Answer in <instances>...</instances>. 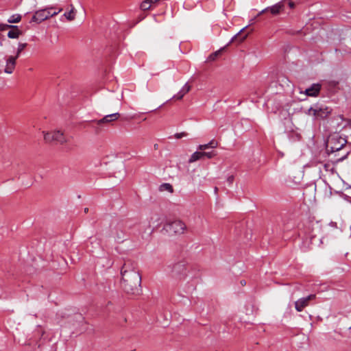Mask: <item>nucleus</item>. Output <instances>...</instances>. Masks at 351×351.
I'll return each mask as SVG.
<instances>
[{"label":"nucleus","instance_id":"obj_3","mask_svg":"<svg viewBox=\"0 0 351 351\" xmlns=\"http://www.w3.org/2000/svg\"><path fill=\"white\" fill-rule=\"evenodd\" d=\"M167 271L171 278L179 280L185 279L188 273L186 265L182 262L169 265Z\"/></svg>","mask_w":351,"mask_h":351},{"label":"nucleus","instance_id":"obj_28","mask_svg":"<svg viewBox=\"0 0 351 351\" xmlns=\"http://www.w3.org/2000/svg\"><path fill=\"white\" fill-rule=\"evenodd\" d=\"M206 149H209L208 143L207 144H204V145H199L197 147V149L200 150V151H203V150H205Z\"/></svg>","mask_w":351,"mask_h":351},{"label":"nucleus","instance_id":"obj_17","mask_svg":"<svg viewBox=\"0 0 351 351\" xmlns=\"http://www.w3.org/2000/svg\"><path fill=\"white\" fill-rule=\"evenodd\" d=\"M16 30H11L8 33V36L10 38H17L21 34V32L16 28Z\"/></svg>","mask_w":351,"mask_h":351},{"label":"nucleus","instance_id":"obj_22","mask_svg":"<svg viewBox=\"0 0 351 351\" xmlns=\"http://www.w3.org/2000/svg\"><path fill=\"white\" fill-rule=\"evenodd\" d=\"M27 44L26 43H19L17 49V52L16 56H14V58H16V59L19 58L20 53L21 51L26 47Z\"/></svg>","mask_w":351,"mask_h":351},{"label":"nucleus","instance_id":"obj_16","mask_svg":"<svg viewBox=\"0 0 351 351\" xmlns=\"http://www.w3.org/2000/svg\"><path fill=\"white\" fill-rule=\"evenodd\" d=\"M64 16L69 20L73 21L75 17V8L71 5V9L69 12H65Z\"/></svg>","mask_w":351,"mask_h":351},{"label":"nucleus","instance_id":"obj_35","mask_svg":"<svg viewBox=\"0 0 351 351\" xmlns=\"http://www.w3.org/2000/svg\"><path fill=\"white\" fill-rule=\"evenodd\" d=\"M215 193H217V187H215Z\"/></svg>","mask_w":351,"mask_h":351},{"label":"nucleus","instance_id":"obj_1","mask_svg":"<svg viewBox=\"0 0 351 351\" xmlns=\"http://www.w3.org/2000/svg\"><path fill=\"white\" fill-rule=\"evenodd\" d=\"M121 274L124 291L131 294L138 293L141 290V276L137 263L132 260L125 261L121 269Z\"/></svg>","mask_w":351,"mask_h":351},{"label":"nucleus","instance_id":"obj_8","mask_svg":"<svg viewBox=\"0 0 351 351\" xmlns=\"http://www.w3.org/2000/svg\"><path fill=\"white\" fill-rule=\"evenodd\" d=\"M315 119H325L331 112V109L325 106L316 105Z\"/></svg>","mask_w":351,"mask_h":351},{"label":"nucleus","instance_id":"obj_33","mask_svg":"<svg viewBox=\"0 0 351 351\" xmlns=\"http://www.w3.org/2000/svg\"><path fill=\"white\" fill-rule=\"evenodd\" d=\"M289 5L291 8H293L294 7V3L293 2H289Z\"/></svg>","mask_w":351,"mask_h":351},{"label":"nucleus","instance_id":"obj_2","mask_svg":"<svg viewBox=\"0 0 351 351\" xmlns=\"http://www.w3.org/2000/svg\"><path fill=\"white\" fill-rule=\"evenodd\" d=\"M163 230L169 235L180 236L186 233L187 226L183 221L175 219L167 222L164 225Z\"/></svg>","mask_w":351,"mask_h":351},{"label":"nucleus","instance_id":"obj_32","mask_svg":"<svg viewBox=\"0 0 351 351\" xmlns=\"http://www.w3.org/2000/svg\"><path fill=\"white\" fill-rule=\"evenodd\" d=\"M118 242H122L123 241V237H121V235H119L117 237Z\"/></svg>","mask_w":351,"mask_h":351},{"label":"nucleus","instance_id":"obj_29","mask_svg":"<svg viewBox=\"0 0 351 351\" xmlns=\"http://www.w3.org/2000/svg\"><path fill=\"white\" fill-rule=\"evenodd\" d=\"M234 176L232 175L227 178L226 181L229 185H232L234 182Z\"/></svg>","mask_w":351,"mask_h":351},{"label":"nucleus","instance_id":"obj_18","mask_svg":"<svg viewBox=\"0 0 351 351\" xmlns=\"http://www.w3.org/2000/svg\"><path fill=\"white\" fill-rule=\"evenodd\" d=\"M153 4L151 1L144 0L140 5V8L143 10H148L151 8V5Z\"/></svg>","mask_w":351,"mask_h":351},{"label":"nucleus","instance_id":"obj_20","mask_svg":"<svg viewBox=\"0 0 351 351\" xmlns=\"http://www.w3.org/2000/svg\"><path fill=\"white\" fill-rule=\"evenodd\" d=\"M160 191H167L170 193L173 191V186L169 183H164L160 186Z\"/></svg>","mask_w":351,"mask_h":351},{"label":"nucleus","instance_id":"obj_14","mask_svg":"<svg viewBox=\"0 0 351 351\" xmlns=\"http://www.w3.org/2000/svg\"><path fill=\"white\" fill-rule=\"evenodd\" d=\"M73 321L75 322L74 326L77 329L81 325L84 324V317L81 314H76L74 316Z\"/></svg>","mask_w":351,"mask_h":351},{"label":"nucleus","instance_id":"obj_5","mask_svg":"<svg viewBox=\"0 0 351 351\" xmlns=\"http://www.w3.org/2000/svg\"><path fill=\"white\" fill-rule=\"evenodd\" d=\"M53 8H47L41 10H38L36 12L34 15L32 17V21L34 22L40 23L51 16L58 14L59 12L62 11V9L58 10V11L52 12Z\"/></svg>","mask_w":351,"mask_h":351},{"label":"nucleus","instance_id":"obj_11","mask_svg":"<svg viewBox=\"0 0 351 351\" xmlns=\"http://www.w3.org/2000/svg\"><path fill=\"white\" fill-rule=\"evenodd\" d=\"M120 117V114L119 112L108 114L103 117L102 119L95 121L98 125H101L104 123H109L112 121L117 120Z\"/></svg>","mask_w":351,"mask_h":351},{"label":"nucleus","instance_id":"obj_6","mask_svg":"<svg viewBox=\"0 0 351 351\" xmlns=\"http://www.w3.org/2000/svg\"><path fill=\"white\" fill-rule=\"evenodd\" d=\"M44 139L47 143L56 141L60 144L65 143L67 141L64 134L60 130H55L51 132H44Z\"/></svg>","mask_w":351,"mask_h":351},{"label":"nucleus","instance_id":"obj_34","mask_svg":"<svg viewBox=\"0 0 351 351\" xmlns=\"http://www.w3.org/2000/svg\"><path fill=\"white\" fill-rule=\"evenodd\" d=\"M84 212H85V213H87V212H88V208H87L84 209Z\"/></svg>","mask_w":351,"mask_h":351},{"label":"nucleus","instance_id":"obj_12","mask_svg":"<svg viewBox=\"0 0 351 351\" xmlns=\"http://www.w3.org/2000/svg\"><path fill=\"white\" fill-rule=\"evenodd\" d=\"M321 89V86L319 84H313L311 87L306 88L304 91L305 95L311 97H316Z\"/></svg>","mask_w":351,"mask_h":351},{"label":"nucleus","instance_id":"obj_31","mask_svg":"<svg viewBox=\"0 0 351 351\" xmlns=\"http://www.w3.org/2000/svg\"><path fill=\"white\" fill-rule=\"evenodd\" d=\"M118 242H122L123 241V237H121V235H119L117 237Z\"/></svg>","mask_w":351,"mask_h":351},{"label":"nucleus","instance_id":"obj_25","mask_svg":"<svg viewBox=\"0 0 351 351\" xmlns=\"http://www.w3.org/2000/svg\"><path fill=\"white\" fill-rule=\"evenodd\" d=\"M17 26H15V25H8V24H3V23H1L0 24V31H4L8 28H16Z\"/></svg>","mask_w":351,"mask_h":351},{"label":"nucleus","instance_id":"obj_9","mask_svg":"<svg viewBox=\"0 0 351 351\" xmlns=\"http://www.w3.org/2000/svg\"><path fill=\"white\" fill-rule=\"evenodd\" d=\"M285 7V3L283 1L282 2H280L278 3H276V5H273V6H271V7H268L264 10H263L258 15L260 14H262L263 13H264L265 12L267 11V10H269L271 12V13L274 15H276V14H278L280 13V12L283 10Z\"/></svg>","mask_w":351,"mask_h":351},{"label":"nucleus","instance_id":"obj_13","mask_svg":"<svg viewBox=\"0 0 351 351\" xmlns=\"http://www.w3.org/2000/svg\"><path fill=\"white\" fill-rule=\"evenodd\" d=\"M191 90V86L188 83L185 84L181 90L173 97V99H182L185 94L189 93Z\"/></svg>","mask_w":351,"mask_h":351},{"label":"nucleus","instance_id":"obj_24","mask_svg":"<svg viewBox=\"0 0 351 351\" xmlns=\"http://www.w3.org/2000/svg\"><path fill=\"white\" fill-rule=\"evenodd\" d=\"M316 105L313 107H311L308 108L305 114L308 116H313L315 118V113H316Z\"/></svg>","mask_w":351,"mask_h":351},{"label":"nucleus","instance_id":"obj_4","mask_svg":"<svg viewBox=\"0 0 351 351\" xmlns=\"http://www.w3.org/2000/svg\"><path fill=\"white\" fill-rule=\"evenodd\" d=\"M346 143V140L341 138L338 134H335L330 137L327 142V149L331 152H335L341 149Z\"/></svg>","mask_w":351,"mask_h":351},{"label":"nucleus","instance_id":"obj_30","mask_svg":"<svg viewBox=\"0 0 351 351\" xmlns=\"http://www.w3.org/2000/svg\"><path fill=\"white\" fill-rule=\"evenodd\" d=\"M186 136V133L185 132H181V133H176L175 134V137L178 139L181 138L182 137H184Z\"/></svg>","mask_w":351,"mask_h":351},{"label":"nucleus","instance_id":"obj_27","mask_svg":"<svg viewBox=\"0 0 351 351\" xmlns=\"http://www.w3.org/2000/svg\"><path fill=\"white\" fill-rule=\"evenodd\" d=\"M208 145L209 148H216L218 146V143L215 140H212L208 143Z\"/></svg>","mask_w":351,"mask_h":351},{"label":"nucleus","instance_id":"obj_21","mask_svg":"<svg viewBox=\"0 0 351 351\" xmlns=\"http://www.w3.org/2000/svg\"><path fill=\"white\" fill-rule=\"evenodd\" d=\"M21 19V17L20 15L19 14H14V15H12L11 16L8 20V22L9 23H19Z\"/></svg>","mask_w":351,"mask_h":351},{"label":"nucleus","instance_id":"obj_36","mask_svg":"<svg viewBox=\"0 0 351 351\" xmlns=\"http://www.w3.org/2000/svg\"><path fill=\"white\" fill-rule=\"evenodd\" d=\"M241 283L242 285H245V282H243V281H241Z\"/></svg>","mask_w":351,"mask_h":351},{"label":"nucleus","instance_id":"obj_10","mask_svg":"<svg viewBox=\"0 0 351 351\" xmlns=\"http://www.w3.org/2000/svg\"><path fill=\"white\" fill-rule=\"evenodd\" d=\"M16 58L14 56H9L6 59V65L4 69V72L8 74H11L13 73L15 65H16Z\"/></svg>","mask_w":351,"mask_h":351},{"label":"nucleus","instance_id":"obj_26","mask_svg":"<svg viewBox=\"0 0 351 351\" xmlns=\"http://www.w3.org/2000/svg\"><path fill=\"white\" fill-rule=\"evenodd\" d=\"M202 157L206 156L208 158H212L213 157H214L215 156V154L213 152H202Z\"/></svg>","mask_w":351,"mask_h":351},{"label":"nucleus","instance_id":"obj_15","mask_svg":"<svg viewBox=\"0 0 351 351\" xmlns=\"http://www.w3.org/2000/svg\"><path fill=\"white\" fill-rule=\"evenodd\" d=\"M202 152H195L191 156L190 158L189 159V162L193 163L198 160L202 159Z\"/></svg>","mask_w":351,"mask_h":351},{"label":"nucleus","instance_id":"obj_23","mask_svg":"<svg viewBox=\"0 0 351 351\" xmlns=\"http://www.w3.org/2000/svg\"><path fill=\"white\" fill-rule=\"evenodd\" d=\"M222 50H223V49H219V50H218V51H215V53H213L210 54V55L209 56V57H208V60L209 61H214V60L217 58V57L219 54H221V53Z\"/></svg>","mask_w":351,"mask_h":351},{"label":"nucleus","instance_id":"obj_7","mask_svg":"<svg viewBox=\"0 0 351 351\" xmlns=\"http://www.w3.org/2000/svg\"><path fill=\"white\" fill-rule=\"evenodd\" d=\"M315 294H311L306 298H302L295 302V308L298 312H301L303 309L309 305L311 300L315 299Z\"/></svg>","mask_w":351,"mask_h":351},{"label":"nucleus","instance_id":"obj_19","mask_svg":"<svg viewBox=\"0 0 351 351\" xmlns=\"http://www.w3.org/2000/svg\"><path fill=\"white\" fill-rule=\"evenodd\" d=\"M243 30L241 29L237 34H236L234 36H233L231 39V40L230 41L229 44L231 43H233L234 42L235 40H237V39H239V42L241 43L242 41H243L245 38L247 37V35H245L243 36H241V37H239V34H241V32Z\"/></svg>","mask_w":351,"mask_h":351}]
</instances>
